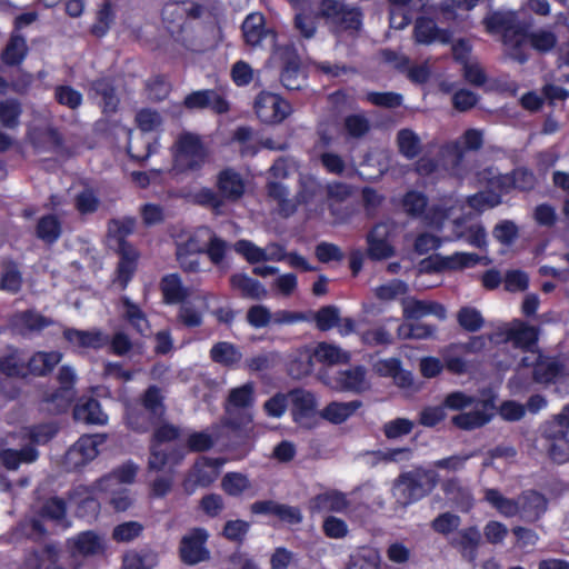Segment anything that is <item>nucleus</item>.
Masks as SVG:
<instances>
[{
  "label": "nucleus",
  "mask_w": 569,
  "mask_h": 569,
  "mask_svg": "<svg viewBox=\"0 0 569 569\" xmlns=\"http://www.w3.org/2000/svg\"><path fill=\"white\" fill-rule=\"evenodd\" d=\"M160 288L163 300L167 303H180L190 296L189 289L182 284V281L177 273L163 277L160 282Z\"/></svg>",
  "instance_id": "473e14b6"
},
{
  "label": "nucleus",
  "mask_w": 569,
  "mask_h": 569,
  "mask_svg": "<svg viewBox=\"0 0 569 569\" xmlns=\"http://www.w3.org/2000/svg\"><path fill=\"white\" fill-rule=\"evenodd\" d=\"M58 432L54 423H42L30 427L26 433V438L30 441V446H42L48 443Z\"/></svg>",
  "instance_id": "052dcab7"
},
{
  "label": "nucleus",
  "mask_w": 569,
  "mask_h": 569,
  "mask_svg": "<svg viewBox=\"0 0 569 569\" xmlns=\"http://www.w3.org/2000/svg\"><path fill=\"white\" fill-rule=\"evenodd\" d=\"M546 436L552 440L549 452L551 458L559 463L569 460V439L566 437L563 430L551 429V426H546Z\"/></svg>",
  "instance_id": "58836bf2"
},
{
  "label": "nucleus",
  "mask_w": 569,
  "mask_h": 569,
  "mask_svg": "<svg viewBox=\"0 0 569 569\" xmlns=\"http://www.w3.org/2000/svg\"><path fill=\"white\" fill-rule=\"evenodd\" d=\"M210 357L214 362L221 366L232 367L241 361L242 352L237 346L221 341L213 345L210 350Z\"/></svg>",
  "instance_id": "ea45409f"
},
{
  "label": "nucleus",
  "mask_w": 569,
  "mask_h": 569,
  "mask_svg": "<svg viewBox=\"0 0 569 569\" xmlns=\"http://www.w3.org/2000/svg\"><path fill=\"white\" fill-rule=\"evenodd\" d=\"M22 286V277L16 263L4 261L2 264V274L0 289L10 293H17Z\"/></svg>",
  "instance_id": "4d7b16f0"
},
{
  "label": "nucleus",
  "mask_w": 569,
  "mask_h": 569,
  "mask_svg": "<svg viewBox=\"0 0 569 569\" xmlns=\"http://www.w3.org/2000/svg\"><path fill=\"white\" fill-rule=\"evenodd\" d=\"M398 150L407 159H413L422 150V140L412 129L403 128L398 131L396 137Z\"/></svg>",
  "instance_id": "c9c22d12"
},
{
  "label": "nucleus",
  "mask_w": 569,
  "mask_h": 569,
  "mask_svg": "<svg viewBox=\"0 0 569 569\" xmlns=\"http://www.w3.org/2000/svg\"><path fill=\"white\" fill-rule=\"evenodd\" d=\"M443 406L450 410L465 411L452 418L458 428L470 430L488 423L493 415L495 402L491 398H478L462 391L449 393Z\"/></svg>",
  "instance_id": "7ed1b4c3"
},
{
  "label": "nucleus",
  "mask_w": 569,
  "mask_h": 569,
  "mask_svg": "<svg viewBox=\"0 0 569 569\" xmlns=\"http://www.w3.org/2000/svg\"><path fill=\"white\" fill-rule=\"evenodd\" d=\"M322 381L330 389L338 392H350L356 390V369L349 368L338 370L333 375L323 373Z\"/></svg>",
  "instance_id": "4c0bfd02"
},
{
  "label": "nucleus",
  "mask_w": 569,
  "mask_h": 569,
  "mask_svg": "<svg viewBox=\"0 0 569 569\" xmlns=\"http://www.w3.org/2000/svg\"><path fill=\"white\" fill-rule=\"evenodd\" d=\"M467 216L456 212L453 207H433L426 214L427 223L437 229L443 230L447 226L451 228V236L448 240L463 239L472 247L483 249L487 247V234L479 223L466 226Z\"/></svg>",
  "instance_id": "f03ea898"
},
{
  "label": "nucleus",
  "mask_w": 569,
  "mask_h": 569,
  "mask_svg": "<svg viewBox=\"0 0 569 569\" xmlns=\"http://www.w3.org/2000/svg\"><path fill=\"white\" fill-rule=\"evenodd\" d=\"M66 502L67 500H46V503L39 510L31 516H26L17 523V535L33 541H40L48 535L44 521L49 520L68 527Z\"/></svg>",
  "instance_id": "20e7f679"
},
{
  "label": "nucleus",
  "mask_w": 569,
  "mask_h": 569,
  "mask_svg": "<svg viewBox=\"0 0 569 569\" xmlns=\"http://www.w3.org/2000/svg\"><path fill=\"white\" fill-rule=\"evenodd\" d=\"M104 441V436H82L73 446L72 455L80 452L87 461L93 460L98 455V446Z\"/></svg>",
  "instance_id": "bf43d9fd"
},
{
  "label": "nucleus",
  "mask_w": 569,
  "mask_h": 569,
  "mask_svg": "<svg viewBox=\"0 0 569 569\" xmlns=\"http://www.w3.org/2000/svg\"><path fill=\"white\" fill-rule=\"evenodd\" d=\"M288 397L293 405L295 421L305 428H310L316 407L315 396L309 391L297 389L292 390Z\"/></svg>",
  "instance_id": "b1692460"
},
{
  "label": "nucleus",
  "mask_w": 569,
  "mask_h": 569,
  "mask_svg": "<svg viewBox=\"0 0 569 569\" xmlns=\"http://www.w3.org/2000/svg\"><path fill=\"white\" fill-rule=\"evenodd\" d=\"M52 323L53 320L51 318L33 309L16 312L10 318L11 327L20 333L40 331Z\"/></svg>",
  "instance_id": "393cba45"
},
{
  "label": "nucleus",
  "mask_w": 569,
  "mask_h": 569,
  "mask_svg": "<svg viewBox=\"0 0 569 569\" xmlns=\"http://www.w3.org/2000/svg\"><path fill=\"white\" fill-rule=\"evenodd\" d=\"M482 172L478 173L479 181L481 183H486L490 190L481 191L476 193L467 199L466 202H462L457 199L448 198L443 200V203L440 207H453L456 212L462 216H470L471 212L481 213L488 209L497 207L501 202V193L497 188L490 187L486 181H482Z\"/></svg>",
  "instance_id": "9d476101"
},
{
  "label": "nucleus",
  "mask_w": 569,
  "mask_h": 569,
  "mask_svg": "<svg viewBox=\"0 0 569 569\" xmlns=\"http://www.w3.org/2000/svg\"><path fill=\"white\" fill-rule=\"evenodd\" d=\"M136 473L137 467L132 463H126L117 470L101 477L91 486H79L76 492L79 496H119L124 493L126 485L133 482Z\"/></svg>",
  "instance_id": "423d86ee"
},
{
  "label": "nucleus",
  "mask_w": 569,
  "mask_h": 569,
  "mask_svg": "<svg viewBox=\"0 0 569 569\" xmlns=\"http://www.w3.org/2000/svg\"><path fill=\"white\" fill-rule=\"evenodd\" d=\"M402 315L405 320H417L427 316H433L439 320L447 318L446 308L436 301L418 300L412 297L402 299Z\"/></svg>",
  "instance_id": "6ab92c4d"
},
{
  "label": "nucleus",
  "mask_w": 569,
  "mask_h": 569,
  "mask_svg": "<svg viewBox=\"0 0 569 569\" xmlns=\"http://www.w3.org/2000/svg\"><path fill=\"white\" fill-rule=\"evenodd\" d=\"M257 117L264 123H280L291 113V106L278 94L261 92L254 100Z\"/></svg>",
  "instance_id": "f8f14e48"
},
{
  "label": "nucleus",
  "mask_w": 569,
  "mask_h": 569,
  "mask_svg": "<svg viewBox=\"0 0 569 569\" xmlns=\"http://www.w3.org/2000/svg\"><path fill=\"white\" fill-rule=\"evenodd\" d=\"M216 187L226 202H237L243 196L246 184L239 172L227 168L218 173Z\"/></svg>",
  "instance_id": "4be33fe9"
},
{
  "label": "nucleus",
  "mask_w": 569,
  "mask_h": 569,
  "mask_svg": "<svg viewBox=\"0 0 569 569\" xmlns=\"http://www.w3.org/2000/svg\"><path fill=\"white\" fill-rule=\"evenodd\" d=\"M143 527L137 521L120 523L113 528L112 539L117 542H129L141 535Z\"/></svg>",
  "instance_id": "338daca9"
},
{
  "label": "nucleus",
  "mask_w": 569,
  "mask_h": 569,
  "mask_svg": "<svg viewBox=\"0 0 569 569\" xmlns=\"http://www.w3.org/2000/svg\"><path fill=\"white\" fill-rule=\"evenodd\" d=\"M60 389L46 398L47 401H60L59 406L66 408L73 398L72 387L76 380L74 371L70 367H61L58 373Z\"/></svg>",
  "instance_id": "72a5a7b5"
},
{
  "label": "nucleus",
  "mask_w": 569,
  "mask_h": 569,
  "mask_svg": "<svg viewBox=\"0 0 569 569\" xmlns=\"http://www.w3.org/2000/svg\"><path fill=\"white\" fill-rule=\"evenodd\" d=\"M451 38L449 31L437 28L436 23L427 18H420L415 26V39L418 43L432 42L447 43Z\"/></svg>",
  "instance_id": "bb28decb"
},
{
  "label": "nucleus",
  "mask_w": 569,
  "mask_h": 569,
  "mask_svg": "<svg viewBox=\"0 0 569 569\" xmlns=\"http://www.w3.org/2000/svg\"><path fill=\"white\" fill-rule=\"evenodd\" d=\"M340 311L336 306H325L312 313V319L320 331H328L338 323Z\"/></svg>",
  "instance_id": "680f3d73"
},
{
  "label": "nucleus",
  "mask_w": 569,
  "mask_h": 569,
  "mask_svg": "<svg viewBox=\"0 0 569 569\" xmlns=\"http://www.w3.org/2000/svg\"><path fill=\"white\" fill-rule=\"evenodd\" d=\"M99 206L100 200L92 189L86 188L74 197V207L81 214H91Z\"/></svg>",
  "instance_id": "0e129e2a"
},
{
  "label": "nucleus",
  "mask_w": 569,
  "mask_h": 569,
  "mask_svg": "<svg viewBox=\"0 0 569 569\" xmlns=\"http://www.w3.org/2000/svg\"><path fill=\"white\" fill-rule=\"evenodd\" d=\"M161 421L162 419L152 417L151 413L142 407H132L127 410V423L132 430L138 432H146L150 428L161 423Z\"/></svg>",
  "instance_id": "79ce46f5"
},
{
  "label": "nucleus",
  "mask_w": 569,
  "mask_h": 569,
  "mask_svg": "<svg viewBox=\"0 0 569 569\" xmlns=\"http://www.w3.org/2000/svg\"><path fill=\"white\" fill-rule=\"evenodd\" d=\"M312 357H315L316 360L321 363H326L328 366H338L348 363L351 360L352 355L342 350L336 345L320 342L315 348L312 355H309L308 352L301 355V360L297 371L295 370L296 363L291 365L290 373L295 377L308 375L312 369Z\"/></svg>",
  "instance_id": "6e6552de"
},
{
  "label": "nucleus",
  "mask_w": 569,
  "mask_h": 569,
  "mask_svg": "<svg viewBox=\"0 0 569 569\" xmlns=\"http://www.w3.org/2000/svg\"><path fill=\"white\" fill-rule=\"evenodd\" d=\"M188 109L210 108L217 113L229 111L228 101L214 90H200L189 93L183 101Z\"/></svg>",
  "instance_id": "412c9836"
},
{
  "label": "nucleus",
  "mask_w": 569,
  "mask_h": 569,
  "mask_svg": "<svg viewBox=\"0 0 569 569\" xmlns=\"http://www.w3.org/2000/svg\"><path fill=\"white\" fill-rule=\"evenodd\" d=\"M249 529L250 525L244 520H228L224 523L222 535L227 540L242 545Z\"/></svg>",
  "instance_id": "69168bd1"
},
{
  "label": "nucleus",
  "mask_w": 569,
  "mask_h": 569,
  "mask_svg": "<svg viewBox=\"0 0 569 569\" xmlns=\"http://www.w3.org/2000/svg\"><path fill=\"white\" fill-rule=\"evenodd\" d=\"M521 367L533 368V379L538 383H550L560 373V367L555 359L543 357L540 352H530L521 358Z\"/></svg>",
  "instance_id": "a211bd4d"
},
{
  "label": "nucleus",
  "mask_w": 569,
  "mask_h": 569,
  "mask_svg": "<svg viewBox=\"0 0 569 569\" xmlns=\"http://www.w3.org/2000/svg\"><path fill=\"white\" fill-rule=\"evenodd\" d=\"M491 259L487 256H479L471 252H455L450 256L437 257L432 261H423L422 270H428L431 264L435 270H461L472 268L477 264L489 266Z\"/></svg>",
  "instance_id": "4468645a"
},
{
  "label": "nucleus",
  "mask_w": 569,
  "mask_h": 569,
  "mask_svg": "<svg viewBox=\"0 0 569 569\" xmlns=\"http://www.w3.org/2000/svg\"><path fill=\"white\" fill-rule=\"evenodd\" d=\"M0 371L7 377H24L27 375L26 359L14 352L0 359Z\"/></svg>",
  "instance_id": "e2e57ef3"
},
{
  "label": "nucleus",
  "mask_w": 569,
  "mask_h": 569,
  "mask_svg": "<svg viewBox=\"0 0 569 569\" xmlns=\"http://www.w3.org/2000/svg\"><path fill=\"white\" fill-rule=\"evenodd\" d=\"M209 532L201 527L192 528L182 536L179 543V558L187 566H196L210 560L211 552L207 547Z\"/></svg>",
  "instance_id": "1a4fd4ad"
},
{
  "label": "nucleus",
  "mask_w": 569,
  "mask_h": 569,
  "mask_svg": "<svg viewBox=\"0 0 569 569\" xmlns=\"http://www.w3.org/2000/svg\"><path fill=\"white\" fill-rule=\"evenodd\" d=\"M356 411V402H330L322 411L321 417L331 423H342Z\"/></svg>",
  "instance_id": "603ef678"
},
{
  "label": "nucleus",
  "mask_w": 569,
  "mask_h": 569,
  "mask_svg": "<svg viewBox=\"0 0 569 569\" xmlns=\"http://www.w3.org/2000/svg\"><path fill=\"white\" fill-rule=\"evenodd\" d=\"M481 180L503 194L513 189L527 190L535 184L533 174L526 169H517L511 174L501 176L495 168H487L483 170Z\"/></svg>",
  "instance_id": "9b49d317"
},
{
  "label": "nucleus",
  "mask_w": 569,
  "mask_h": 569,
  "mask_svg": "<svg viewBox=\"0 0 569 569\" xmlns=\"http://www.w3.org/2000/svg\"><path fill=\"white\" fill-rule=\"evenodd\" d=\"M64 338L79 347L99 348L107 342L99 331H81L76 329H67L63 332Z\"/></svg>",
  "instance_id": "49530a36"
},
{
  "label": "nucleus",
  "mask_w": 569,
  "mask_h": 569,
  "mask_svg": "<svg viewBox=\"0 0 569 569\" xmlns=\"http://www.w3.org/2000/svg\"><path fill=\"white\" fill-rule=\"evenodd\" d=\"M280 80L288 90H299L305 84V76L300 70L299 60L296 56L288 59L281 71Z\"/></svg>",
  "instance_id": "09e8293b"
},
{
  "label": "nucleus",
  "mask_w": 569,
  "mask_h": 569,
  "mask_svg": "<svg viewBox=\"0 0 569 569\" xmlns=\"http://www.w3.org/2000/svg\"><path fill=\"white\" fill-rule=\"evenodd\" d=\"M222 463L220 459L199 458L183 481L186 492L192 493L198 486H209L218 477Z\"/></svg>",
  "instance_id": "2eb2a0df"
},
{
  "label": "nucleus",
  "mask_w": 569,
  "mask_h": 569,
  "mask_svg": "<svg viewBox=\"0 0 569 569\" xmlns=\"http://www.w3.org/2000/svg\"><path fill=\"white\" fill-rule=\"evenodd\" d=\"M253 513H267L276 516L280 521L289 525H298L302 521V515L299 508L274 503V500H257L251 506Z\"/></svg>",
  "instance_id": "5701e85b"
},
{
  "label": "nucleus",
  "mask_w": 569,
  "mask_h": 569,
  "mask_svg": "<svg viewBox=\"0 0 569 569\" xmlns=\"http://www.w3.org/2000/svg\"><path fill=\"white\" fill-rule=\"evenodd\" d=\"M22 104L19 100L10 98L0 101V123L7 129H16L20 124Z\"/></svg>",
  "instance_id": "3c124183"
},
{
  "label": "nucleus",
  "mask_w": 569,
  "mask_h": 569,
  "mask_svg": "<svg viewBox=\"0 0 569 569\" xmlns=\"http://www.w3.org/2000/svg\"><path fill=\"white\" fill-rule=\"evenodd\" d=\"M67 547L72 557H93L104 552V539L93 530L77 533L67 541Z\"/></svg>",
  "instance_id": "dca6fc26"
},
{
  "label": "nucleus",
  "mask_w": 569,
  "mask_h": 569,
  "mask_svg": "<svg viewBox=\"0 0 569 569\" xmlns=\"http://www.w3.org/2000/svg\"><path fill=\"white\" fill-rule=\"evenodd\" d=\"M539 331L536 327L530 326L521 320H513L503 325L492 335L496 343L511 342L516 348L521 349L527 355L530 352H539L537 349Z\"/></svg>",
  "instance_id": "0eeeda50"
},
{
  "label": "nucleus",
  "mask_w": 569,
  "mask_h": 569,
  "mask_svg": "<svg viewBox=\"0 0 569 569\" xmlns=\"http://www.w3.org/2000/svg\"><path fill=\"white\" fill-rule=\"evenodd\" d=\"M318 17L325 18L336 28L348 30L356 22V11L339 0H319Z\"/></svg>",
  "instance_id": "f3484780"
},
{
  "label": "nucleus",
  "mask_w": 569,
  "mask_h": 569,
  "mask_svg": "<svg viewBox=\"0 0 569 569\" xmlns=\"http://www.w3.org/2000/svg\"><path fill=\"white\" fill-rule=\"evenodd\" d=\"M91 90L101 96L103 100L104 112H114L117 110L119 99L114 92V88L107 79H98L91 83Z\"/></svg>",
  "instance_id": "6e6d98bb"
},
{
  "label": "nucleus",
  "mask_w": 569,
  "mask_h": 569,
  "mask_svg": "<svg viewBox=\"0 0 569 569\" xmlns=\"http://www.w3.org/2000/svg\"><path fill=\"white\" fill-rule=\"evenodd\" d=\"M29 140L38 152L50 151L62 157L73 154V150L66 144L62 134L52 126L33 128L29 132Z\"/></svg>",
  "instance_id": "ddd939ff"
},
{
  "label": "nucleus",
  "mask_w": 569,
  "mask_h": 569,
  "mask_svg": "<svg viewBox=\"0 0 569 569\" xmlns=\"http://www.w3.org/2000/svg\"><path fill=\"white\" fill-rule=\"evenodd\" d=\"M194 199L198 204L211 209L214 214L224 212L226 201L219 190L216 192L210 188H203L196 193Z\"/></svg>",
  "instance_id": "13d9d810"
},
{
  "label": "nucleus",
  "mask_w": 569,
  "mask_h": 569,
  "mask_svg": "<svg viewBox=\"0 0 569 569\" xmlns=\"http://www.w3.org/2000/svg\"><path fill=\"white\" fill-rule=\"evenodd\" d=\"M208 158L201 138L192 132H182L174 142L173 168L178 172L199 170Z\"/></svg>",
  "instance_id": "39448f33"
},
{
  "label": "nucleus",
  "mask_w": 569,
  "mask_h": 569,
  "mask_svg": "<svg viewBox=\"0 0 569 569\" xmlns=\"http://www.w3.org/2000/svg\"><path fill=\"white\" fill-rule=\"evenodd\" d=\"M485 23L488 32L502 34L508 53L519 61L526 59L521 48L528 42L539 51H548L556 44V37L550 31L540 30L528 37L523 27L517 22L516 13L511 11L495 12L486 18Z\"/></svg>",
  "instance_id": "f257e3e1"
},
{
  "label": "nucleus",
  "mask_w": 569,
  "mask_h": 569,
  "mask_svg": "<svg viewBox=\"0 0 569 569\" xmlns=\"http://www.w3.org/2000/svg\"><path fill=\"white\" fill-rule=\"evenodd\" d=\"M61 360L59 352H38L27 362V372L44 376L50 372Z\"/></svg>",
  "instance_id": "37998d69"
},
{
  "label": "nucleus",
  "mask_w": 569,
  "mask_h": 569,
  "mask_svg": "<svg viewBox=\"0 0 569 569\" xmlns=\"http://www.w3.org/2000/svg\"><path fill=\"white\" fill-rule=\"evenodd\" d=\"M28 47L22 36L12 34L2 53V60L6 64H19L26 57Z\"/></svg>",
  "instance_id": "864d4df0"
},
{
  "label": "nucleus",
  "mask_w": 569,
  "mask_h": 569,
  "mask_svg": "<svg viewBox=\"0 0 569 569\" xmlns=\"http://www.w3.org/2000/svg\"><path fill=\"white\" fill-rule=\"evenodd\" d=\"M140 407L151 413L152 417L163 418L166 406L160 388L150 386L140 397Z\"/></svg>",
  "instance_id": "8fccbe9b"
},
{
  "label": "nucleus",
  "mask_w": 569,
  "mask_h": 569,
  "mask_svg": "<svg viewBox=\"0 0 569 569\" xmlns=\"http://www.w3.org/2000/svg\"><path fill=\"white\" fill-rule=\"evenodd\" d=\"M232 289L238 290L244 298L261 300L267 297L268 291L264 286L256 279L244 273H234L230 277Z\"/></svg>",
  "instance_id": "c85d7f7f"
},
{
  "label": "nucleus",
  "mask_w": 569,
  "mask_h": 569,
  "mask_svg": "<svg viewBox=\"0 0 569 569\" xmlns=\"http://www.w3.org/2000/svg\"><path fill=\"white\" fill-rule=\"evenodd\" d=\"M242 32L248 44H259L266 34L264 17L259 12L249 14L242 23Z\"/></svg>",
  "instance_id": "a18cd8bd"
},
{
  "label": "nucleus",
  "mask_w": 569,
  "mask_h": 569,
  "mask_svg": "<svg viewBox=\"0 0 569 569\" xmlns=\"http://www.w3.org/2000/svg\"><path fill=\"white\" fill-rule=\"evenodd\" d=\"M54 98L58 103L72 110L82 103V94L70 86H58L54 89Z\"/></svg>",
  "instance_id": "774afa93"
},
{
  "label": "nucleus",
  "mask_w": 569,
  "mask_h": 569,
  "mask_svg": "<svg viewBox=\"0 0 569 569\" xmlns=\"http://www.w3.org/2000/svg\"><path fill=\"white\" fill-rule=\"evenodd\" d=\"M449 543L460 552L463 559L473 562L477 559L478 548L481 543V533L476 526H470L457 530Z\"/></svg>",
  "instance_id": "aec40b11"
},
{
  "label": "nucleus",
  "mask_w": 569,
  "mask_h": 569,
  "mask_svg": "<svg viewBox=\"0 0 569 569\" xmlns=\"http://www.w3.org/2000/svg\"><path fill=\"white\" fill-rule=\"evenodd\" d=\"M256 387L253 382H247L229 391L226 409L248 411L254 402Z\"/></svg>",
  "instance_id": "f704fd0d"
},
{
  "label": "nucleus",
  "mask_w": 569,
  "mask_h": 569,
  "mask_svg": "<svg viewBox=\"0 0 569 569\" xmlns=\"http://www.w3.org/2000/svg\"><path fill=\"white\" fill-rule=\"evenodd\" d=\"M136 227V220L133 218L123 219H111L108 222V238L112 242V247L118 252L127 253V249L131 248L127 242L126 238L131 234Z\"/></svg>",
  "instance_id": "a878e982"
},
{
  "label": "nucleus",
  "mask_w": 569,
  "mask_h": 569,
  "mask_svg": "<svg viewBox=\"0 0 569 569\" xmlns=\"http://www.w3.org/2000/svg\"><path fill=\"white\" fill-rule=\"evenodd\" d=\"M373 368L380 376L391 377L400 388L407 389L412 385L411 373L401 369L398 359L379 360L373 365Z\"/></svg>",
  "instance_id": "c756f323"
},
{
  "label": "nucleus",
  "mask_w": 569,
  "mask_h": 569,
  "mask_svg": "<svg viewBox=\"0 0 569 569\" xmlns=\"http://www.w3.org/2000/svg\"><path fill=\"white\" fill-rule=\"evenodd\" d=\"M388 227L378 224L369 234L370 252L376 258H387L392 253V248L386 241Z\"/></svg>",
  "instance_id": "5fc2aeb1"
},
{
  "label": "nucleus",
  "mask_w": 569,
  "mask_h": 569,
  "mask_svg": "<svg viewBox=\"0 0 569 569\" xmlns=\"http://www.w3.org/2000/svg\"><path fill=\"white\" fill-rule=\"evenodd\" d=\"M437 328L435 326L422 323V322H409L406 320L399 325L397 335L400 339H417L423 340L435 337Z\"/></svg>",
  "instance_id": "de8ad7c7"
},
{
  "label": "nucleus",
  "mask_w": 569,
  "mask_h": 569,
  "mask_svg": "<svg viewBox=\"0 0 569 569\" xmlns=\"http://www.w3.org/2000/svg\"><path fill=\"white\" fill-rule=\"evenodd\" d=\"M211 240V229L208 227H199L188 236L184 241L177 242L176 250L189 253H204L208 242Z\"/></svg>",
  "instance_id": "e433bc0d"
},
{
  "label": "nucleus",
  "mask_w": 569,
  "mask_h": 569,
  "mask_svg": "<svg viewBox=\"0 0 569 569\" xmlns=\"http://www.w3.org/2000/svg\"><path fill=\"white\" fill-rule=\"evenodd\" d=\"M38 457V450L30 445L24 446L20 450L3 449L0 452V461L9 470L18 469L21 463H32Z\"/></svg>",
  "instance_id": "2f4dec72"
},
{
  "label": "nucleus",
  "mask_w": 569,
  "mask_h": 569,
  "mask_svg": "<svg viewBox=\"0 0 569 569\" xmlns=\"http://www.w3.org/2000/svg\"><path fill=\"white\" fill-rule=\"evenodd\" d=\"M73 417L77 421L90 425H104L108 420L99 401L93 398L80 400L73 409Z\"/></svg>",
  "instance_id": "cd10ccee"
},
{
  "label": "nucleus",
  "mask_w": 569,
  "mask_h": 569,
  "mask_svg": "<svg viewBox=\"0 0 569 569\" xmlns=\"http://www.w3.org/2000/svg\"><path fill=\"white\" fill-rule=\"evenodd\" d=\"M268 198L277 202V210L280 216L288 218L297 210V202L288 198L287 188L273 180H269L266 186Z\"/></svg>",
  "instance_id": "7c9ffc66"
},
{
  "label": "nucleus",
  "mask_w": 569,
  "mask_h": 569,
  "mask_svg": "<svg viewBox=\"0 0 569 569\" xmlns=\"http://www.w3.org/2000/svg\"><path fill=\"white\" fill-rule=\"evenodd\" d=\"M61 222L54 214H46L38 220L36 236L44 243L52 244L61 236Z\"/></svg>",
  "instance_id": "a19ab883"
},
{
  "label": "nucleus",
  "mask_w": 569,
  "mask_h": 569,
  "mask_svg": "<svg viewBox=\"0 0 569 569\" xmlns=\"http://www.w3.org/2000/svg\"><path fill=\"white\" fill-rule=\"evenodd\" d=\"M427 481L426 475L420 473H408L403 475L399 481L397 482L395 490L396 495L408 496V497H419L426 493L423 488L425 482Z\"/></svg>",
  "instance_id": "c03bdc74"
}]
</instances>
